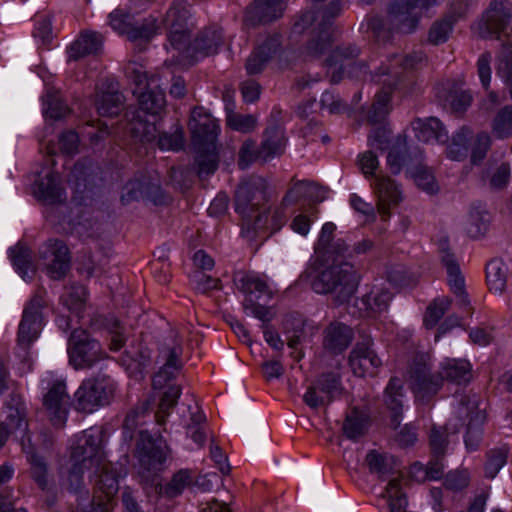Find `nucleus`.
I'll return each instance as SVG.
<instances>
[{
  "label": "nucleus",
  "mask_w": 512,
  "mask_h": 512,
  "mask_svg": "<svg viewBox=\"0 0 512 512\" xmlns=\"http://www.w3.org/2000/svg\"><path fill=\"white\" fill-rule=\"evenodd\" d=\"M3 395H5L6 400L2 408V414H5V421L2 422V438L4 435L8 437L14 433H20L21 436H24L27 429L26 408L21 395L16 392L15 382L7 380V373L2 367Z\"/></svg>",
  "instance_id": "39448f33"
},
{
  "label": "nucleus",
  "mask_w": 512,
  "mask_h": 512,
  "mask_svg": "<svg viewBox=\"0 0 512 512\" xmlns=\"http://www.w3.org/2000/svg\"><path fill=\"white\" fill-rule=\"evenodd\" d=\"M190 409V422L186 426L187 435L198 445L202 446L206 439V417L200 409L195 406Z\"/></svg>",
  "instance_id": "3c124183"
},
{
  "label": "nucleus",
  "mask_w": 512,
  "mask_h": 512,
  "mask_svg": "<svg viewBox=\"0 0 512 512\" xmlns=\"http://www.w3.org/2000/svg\"><path fill=\"white\" fill-rule=\"evenodd\" d=\"M459 416L468 418L465 434V446L469 451L477 450L482 440V425L485 421V413L479 409L475 396L462 395L458 406Z\"/></svg>",
  "instance_id": "4468645a"
},
{
  "label": "nucleus",
  "mask_w": 512,
  "mask_h": 512,
  "mask_svg": "<svg viewBox=\"0 0 512 512\" xmlns=\"http://www.w3.org/2000/svg\"><path fill=\"white\" fill-rule=\"evenodd\" d=\"M194 476L193 472L189 469H180L173 474L171 480L161 487L160 492L168 498H174L183 493L185 488L191 485Z\"/></svg>",
  "instance_id": "8fccbe9b"
},
{
  "label": "nucleus",
  "mask_w": 512,
  "mask_h": 512,
  "mask_svg": "<svg viewBox=\"0 0 512 512\" xmlns=\"http://www.w3.org/2000/svg\"><path fill=\"white\" fill-rule=\"evenodd\" d=\"M180 395L181 387L179 385L168 386L161 397L159 410L156 414L158 424L162 425L165 423V417L169 414V410L177 404Z\"/></svg>",
  "instance_id": "bf43d9fd"
},
{
  "label": "nucleus",
  "mask_w": 512,
  "mask_h": 512,
  "mask_svg": "<svg viewBox=\"0 0 512 512\" xmlns=\"http://www.w3.org/2000/svg\"><path fill=\"white\" fill-rule=\"evenodd\" d=\"M146 410V404L143 403L129 410L127 413L123 422V438L126 442H130L134 438V432L140 424V420L143 418Z\"/></svg>",
  "instance_id": "e2e57ef3"
},
{
  "label": "nucleus",
  "mask_w": 512,
  "mask_h": 512,
  "mask_svg": "<svg viewBox=\"0 0 512 512\" xmlns=\"http://www.w3.org/2000/svg\"><path fill=\"white\" fill-rule=\"evenodd\" d=\"M315 383L319 391L328 396L330 402L342 391L340 376L333 372L322 374Z\"/></svg>",
  "instance_id": "680f3d73"
},
{
  "label": "nucleus",
  "mask_w": 512,
  "mask_h": 512,
  "mask_svg": "<svg viewBox=\"0 0 512 512\" xmlns=\"http://www.w3.org/2000/svg\"><path fill=\"white\" fill-rule=\"evenodd\" d=\"M86 299L85 287L80 284H73L68 287L61 296L62 303L69 310H77L81 307Z\"/></svg>",
  "instance_id": "338daca9"
},
{
  "label": "nucleus",
  "mask_w": 512,
  "mask_h": 512,
  "mask_svg": "<svg viewBox=\"0 0 512 512\" xmlns=\"http://www.w3.org/2000/svg\"><path fill=\"white\" fill-rule=\"evenodd\" d=\"M365 462L371 473L379 476L394 473L398 471L399 461L392 455L380 453L377 450L370 451L365 458Z\"/></svg>",
  "instance_id": "a19ab883"
},
{
  "label": "nucleus",
  "mask_w": 512,
  "mask_h": 512,
  "mask_svg": "<svg viewBox=\"0 0 512 512\" xmlns=\"http://www.w3.org/2000/svg\"><path fill=\"white\" fill-rule=\"evenodd\" d=\"M40 258L52 279H61L70 268L69 250L61 240H48L40 249Z\"/></svg>",
  "instance_id": "2eb2a0df"
},
{
  "label": "nucleus",
  "mask_w": 512,
  "mask_h": 512,
  "mask_svg": "<svg viewBox=\"0 0 512 512\" xmlns=\"http://www.w3.org/2000/svg\"><path fill=\"white\" fill-rule=\"evenodd\" d=\"M441 384L444 380L455 384H466L472 379L471 364L464 359H446L440 367Z\"/></svg>",
  "instance_id": "2f4dec72"
},
{
  "label": "nucleus",
  "mask_w": 512,
  "mask_h": 512,
  "mask_svg": "<svg viewBox=\"0 0 512 512\" xmlns=\"http://www.w3.org/2000/svg\"><path fill=\"white\" fill-rule=\"evenodd\" d=\"M180 348L174 347L169 351L164 366L153 377V387L162 389L168 381L174 378L176 372L180 369L178 360Z\"/></svg>",
  "instance_id": "de8ad7c7"
},
{
  "label": "nucleus",
  "mask_w": 512,
  "mask_h": 512,
  "mask_svg": "<svg viewBox=\"0 0 512 512\" xmlns=\"http://www.w3.org/2000/svg\"><path fill=\"white\" fill-rule=\"evenodd\" d=\"M286 0H254L244 14L243 23L247 27H256L271 23L282 17Z\"/></svg>",
  "instance_id": "f3484780"
},
{
  "label": "nucleus",
  "mask_w": 512,
  "mask_h": 512,
  "mask_svg": "<svg viewBox=\"0 0 512 512\" xmlns=\"http://www.w3.org/2000/svg\"><path fill=\"white\" fill-rule=\"evenodd\" d=\"M9 257L18 274L24 280H31L36 272L32 262L31 251L25 245L18 243L9 252Z\"/></svg>",
  "instance_id": "58836bf2"
},
{
  "label": "nucleus",
  "mask_w": 512,
  "mask_h": 512,
  "mask_svg": "<svg viewBox=\"0 0 512 512\" xmlns=\"http://www.w3.org/2000/svg\"><path fill=\"white\" fill-rule=\"evenodd\" d=\"M44 113L51 119H61L69 113V108L57 92L48 91L44 98Z\"/></svg>",
  "instance_id": "052dcab7"
},
{
  "label": "nucleus",
  "mask_w": 512,
  "mask_h": 512,
  "mask_svg": "<svg viewBox=\"0 0 512 512\" xmlns=\"http://www.w3.org/2000/svg\"><path fill=\"white\" fill-rule=\"evenodd\" d=\"M47 307L46 292L38 290L26 304L17 335L19 357L28 368L31 366L29 348L39 337L44 326V309Z\"/></svg>",
  "instance_id": "20e7f679"
},
{
  "label": "nucleus",
  "mask_w": 512,
  "mask_h": 512,
  "mask_svg": "<svg viewBox=\"0 0 512 512\" xmlns=\"http://www.w3.org/2000/svg\"><path fill=\"white\" fill-rule=\"evenodd\" d=\"M507 460V451L504 449H494L487 453V461L485 463V476L493 479L500 469L505 465Z\"/></svg>",
  "instance_id": "774afa93"
},
{
  "label": "nucleus",
  "mask_w": 512,
  "mask_h": 512,
  "mask_svg": "<svg viewBox=\"0 0 512 512\" xmlns=\"http://www.w3.org/2000/svg\"><path fill=\"white\" fill-rule=\"evenodd\" d=\"M392 69L381 67L374 74H370L371 80L381 83L388 87H399L401 84L400 68L403 71H412L421 68L426 64V56L422 51H413L411 53L394 56L392 59Z\"/></svg>",
  "instance_id": "ddd939ff"
},
{
  "label": "nucleus",
  "mask_w": 512,
  "mask_h": 512,
  "mask_svg": "<svg viewBox=\"0 0 512 512\" xmlns=\"http://www.w3.org/2000/svg\"><path fill=\"white\" fill-rule=\"evenodd\" d=\"M286 139L284 130L278 125H272L263 133V140L259 147V158L268 160L284 152Z\"/></svg>",
  "instance_id": "72a5a7b5"
},
{
  "label": "nucleus",
  "mask_w": 512,
  "mask_h": 512,
  "mask_svg": "<svg viewBox=\"0 0 512 512\" xmlns=\"http://www.w3.org/2000/svg\"><path fill=\"white\" fill-rule=\"evenodd\" d=\"M336 226L332 222L323 225L315 244V252L326 262L319 271L305 272L311 289L320 295H329L336 306L348 303L358 290L361 274L356 266L346 259L351 256L350 246L342 238L334 239Z\"/></svg>",
  "instance_id": "f257e3e1"
},
{
  "label": "nucleus",
  "mask_w": 512,
  "mask_h": 512,
  "mask_svg": "<svg viewBox=\"0 0 512 512\" xmlns=\"http://www.w3.org/2000/svg\"><path fill=\"white\" fill-rule=\"evenodd\" d=\"M69 363L74 369H88L104 358L100 343L81 329L72 331L68 343Z\"/></svg>",
  "instance_id": "0eeeda50"
},
{
  "label": "nucleus",
  "mask_w": 512,
  "mask_h": 512,
  "mask_svg": "<svg viewBox=\"0 0 512 512\" xmlns=\"http://www.w3.org/2000/svg\"><path fill=\"white\" fill-rule=\"evenodd\" d=\"M349 365L358 377L374 376L382 365L370 340L357 343L349 355Z\"/></svg>",
  "instance_id": "6ab92c4d"
},
{
  "label": "nucleus",
  "mask_w": 512,
  "mask_h": 512,
  "mask_svg": "<svg viewBox=\"0 0 512 512\" xmlns=\"http://www.w3.org/2000/svg\"><path fill=\"white\" fill-rule=\"evenodd\" d=\"M227 125L242 133L252 132L257 125V118L251 114L230 113L227 116Z\"/></svg>",
  "instance_id": "69168bd1"
},
{
  "label": "nucleus",
  "mask_w": 512,
  "mask_h": 512,
  "mask_svg": "<svg viewBox=\"0 0 512 512\" xmlns=\"http://www.w3.org/2000/svg\"><path fill=\"white\" fill-rule=\"evenodd\" d=\"M70 407L71 397L67 392L65 381L52 382L43 395V408L51 424L58 428L63 427Z\"/></svg>",
  "instance_id": "9d476101"
},
{
  "label": "nucleus",
  "mask_w": 512,
  "mask_h": 512,
  "mask_svg": "<svg viewBox=\"0 0 512 512\" xmlns=\"http://www.w3.org/2000/svg\"><path fill=\"white\" fill-rule=\"evenodd\" d=\"M189 18L190 12L184 0H174L165 14L163 24L168 30V40L176 50L186 48L189 41Z\"/></svg>",
  "instance_id": "1a4fd4ad"
},
{
  "label": "nucleus",
  "mask_w": 512,
  "mask_h": 512,
  "mask_svg": "<svg viewBox=\"0 0 512 512\" xmlns=\"http://www.w3.org/2000/svg\"><path fill=\"white\" fill-rule=\"evenodd\" d=\"M78 449V441L76 445L72 447L71 458H70V466L67 469L66 476L64 477L63 473H61L62 485L65 486L70 492L79 493L82 495H87V492L83 490V475L86 469H91V465L89 462L84 461L83 456L76 457L75 452Z\"/></svg>",
  "instance_id": "b1692460"
},
{
  "label": "nucleus",
  "mask_w": 512,
  "mask_h": 512,
  "mask_svg": "<svg viewBox=\"0 0 512 512\" xmlns=\"http://www.w3.org/2000/svg\"><path fill=\"white\" fill-rule=\"evenodd\" d=\"M407 172L414 179L416 185L423 191L430 194L438 191V185L433 173L420 162L415 167H409Z\"/></svg>",
  "instance_id": "4d7b16f0"
},
{
  "label": "nucleus",
  "mask_w": 512,
  "mask_h": 512,
  "mask_svg": "<svg viewBox=\"0 0 512 512\" xmlns=\"http://www.w3.org/2000/svg\"><path fill=\"white\" fill-rule=\"evenodd\" d=\"M437 0H393L388 6L387 18L372 16L368 28L377 42L390 41L394 33L411 34L416 31L425 10Z\"/></svg>",
  "instance_id": "f03ea898"
},
{
  "label": "nucleus",
  "mask_w": 512,
  "mask_h": 512,
  "mask_svg": "<svg viewBox=\"0 0 512 512\" xmlns=\"http://www.w3.org/2000/svg\"><path fill=\"white\" fill-rule=\"evenodd\" d=\"M136 456L140 467L148 473H157L162 469L168 455V447L161 440H156L147 430L138 432Z\"/></svg>",
  "instance_id": "9b49d317"
},
{
  "label": "nucleus",
  "mask_w": 512,
  "mask_h": 512,
  "mask_svg": "<svg viewBox=\"0 0 512 512\" xmlns=\"http://www.w3.org/2000/svg\"><path fill=\"white\" fill-rule=\"evenodd\" d=\"M367 427V416L359 410L353 409L349 414H347L342 430L348 439L357 440L365 434Z\"/></svg>",
  "instance_id": "09e8293b"
},
{
  "label": "nucleus",
  "mask_w": 512,
  "mask_h": 512,
  "mask_svg": "<svg viewBox=\"0 0 512 512\" xmlns=\"http://www.w3.org/2000/svg\"><path fill=\"white\" fill-rule=\"evenodd\" d=\"M195 167L199 178L204 179L213 174L218 168L217 147H203V149H195Z\"/></svg>",
  "instance_id": "37998d69"
},
{
  "label": "nucleus",
  "mask_w": 512,
  "mask_h": 512,
  "mask_svg": "<svg viewBox=\"0 0 512 512\" xmlns=\"http://www.w3.org/2000/svg\"><path fill=\"white\" fill-rule=\"evenodd\" d=\"M22 446L30 464L31 478L41 490H51L54 486V481L49 474L47 462L42 456L36 454L30 446L26 447L24 443Z\"/></svg>",
  "instance_id": "c756f323"
},
{
  "label": "nucleus",
  "mask_w": 512,
  "mask_h": 512,
  "mask_svg": "<svg viewBox=\"0 0 512 512\" xmlns=\"http://www.w3.org/2000/svg\"><path fill=\"white\" fill-rule=\"evenodd\" d=\"M114 390L115 384L108 377L86 379L75 392L76 409L92 413L110 402Z\"/></svg>",
  "instance_id": "423d86ee"
},
{
  "label": "nucleus",
  "mask_w": 512,
  "mask_h": 512,
  "mask_svg": "<svg viewBox=\"0 0 512 512\" xmlns=\"http://www.w3.org/2000/svg\"><path fill=\"white\" fill-rule=\"evenodd\" d=\"M414 158L417 162L422 159V151L418 147L406 145V137L398 135L396 144L390 149L387 155V165L393 174H399L404 165Z\"/></svg>",
  "instance_id": "393cba45"
},
{
  "label": "nucleus",
  "mask_w": 512,
  "mask_h": 512,
  "mask_svg": "<svg viewBox=\"0 0 512 512\" xmlns=\"http://www.w3.org/2000/svg\"><path fill=\"white\" fill-rule=\"evenodd\" d=\"M109 25L119 34L128 35L134 22V16L123 9H115L108 15Z\"/></svg>",
  "instance_id": "0e129e2a"
},
{
  "label": "nucleus",
  "mask_w": 512,
  "mask_h": 512,
  "mask_svg": "<svg viewBox=\"0 0 512 512\" xmlns=\"http://www.w3.org/2000/svg\"><path fill=\"white\" fill-rule=\"evenodd\" d=\"M234 281L237 288L250 298L255 293H258L256 296L257 298L261 295H270L267 283L256 275L238 273L235 276Z\"/></svg>",
  "instance_id": "a18cd8bd"
},
{
  "label": "nucleus",
  "mask_w": 512,
  "mask_h": 512,
  "mask_svg": "<svg viewBox=\"0 0 512 512\" xmlns=\"http://www.w3.org/2000/svg\"><path fill=\"white\" fill-rule=\"evenodd\" d=\"M394 87L383 85V90L375 95V100L368 112V121L371 124L382 123L391 110V90Z\"/></svg>",
  "instance_id": "49530a36"
},
{
  "label": "nucleus",
  "mask_w": 512,
  "mask_h": 512,
  "mask_svg": "<svg viewBox=\"0 0 512 512\" xmlns=\"http://www.w3.org/2000/svg\"><path fill=\"white\" fill-rule=\"evenodd\" d=\"M188 127L194 149L216 146L219 124L204 108L196 107L192 110Z\"/></svg>",
  "instance_id": "f8f14e48"
},
{
  "label": "nucleus",
  "mask_w": 512,
  "mask_h": 512,
  "mask_svg": "<svg viewBox=\"0 0 512 512\" xmlns=\"http://www.w3.org/2000/svg\"><path fill=\"white\" fill-rule=\"evenodd\" d=\"M157 29V20L154 17L146 18L141 23H137L134 20L127 38L132 42L146 43L154 37L157 33Z\"/></svg>",
  "instance_id": "6e6d98bb"
},
{
  "label": "nucleus",
  "mask_w": 512,
  "mask_h": 512,
  "mask_svg": "<svg viewBox=\"0 0 512 512\" xmlns=\"http://www.w3.org/2000/svg\"><path fill=\"white\" fill-rule=\"evenodd\" d=\"M512 23V2L510 0H491L476 24V30L482 38L499 39Z\"/></svg>",
  "instance_id": "6e6552de"
},
{
  "label": "nucleus",
  "mask_w": 512,
  "mask_h": 512,
  "mask_svg": "<svg viewBox=\"0 0 512 512\" xmlns=\"http://www.w3.org/2000/svg\"><path fill=\"white\" fill-rule=\"evenodd\" d=\"M403 383L397 377H392L384 392V402L391 412V425L397 428L401 422L403 409Z\"/></svg>",
  "instance_id": "473e14b6"
},
{
  "label": "nucleus",
  "mask_w": 512,
  "mask_h": 512,
  "mask_svg": "<svg viewBox=\"0 0 512 512\" xmlns=\"http://www.w3.org/2000/svg\"><path fill=\"white\" fill-rule=\"evenodd\" d=\"M160 192V187L156 184L149 183L145 180L133 179L123 186L120 200L124 205L144 198L153 199V201L156 202V195Z\"/></svg>",
  "instance_id": "c85d7f7f"
},
{
  "label": "nucleus",
  "mask_w": 512,
  "mask_h": 512,
  "mask_svg": "<svg viewBox=\"0 0 512 512\" xmlns=\"http://www.w3.org/2000/svg\"><path fill=\"white\" fill-rule=\"evenodd\" d=\"M359 54L360 48L352 43H343L332 50L325 62L328 68L327 74L330 75L332 83L341 81L346 69L355 61Z\"/></svg>",
  "instance_id": "aec40b11"
},
{
  "label": "nucleus",
  "mask_w": 512,
  "mask_h": 512,
  "mask_svg": "<svg viewBox=\"0 0 512 512\" xmlns=\"http://www.w3.org/2000/svg\"><path fill=\"white\" fill-rule=\"evenodd\" d=\"M138 102L141 113H149L151 115L159 114L166 105L165 94L157 84L148 83L147 89L140 91Z\"/></svg>",
  "instance_id": "c9c22d12"
},
{
  "label": "nucleus",
  "mask_w": 512,
  "mask_h": 512,
  "mask_svg": "<svg viewBox=\"0 0 512 512\" xmlns=\"http://www.w3.org/2000/svg\"><path fill=\"white\" fill-rule=\"evenodd\" d=\"M102 45V36L96 32H85L75 40L68 49V58L78 60L86 55L96 53Z\"/></svg>",
  "instance_id": "e433bc0d"
},
{
  "label": "nucleus",
  "mask_w": 512,
  "mask_h": 512,
  "mask_svg": "<svg viewBox=\"0 0 512 512\" xmlns=\"http://www.w3.org/2000/svg\"><path fill=\"white\" fill-rule=\"evenodd\" d=\"M326 197V191L314 182L297 181L283 197L284 205L296 204L301 199L312 202H322Z\"/></svg>",
  "instance_id": "cd10ccee"
},
{
  "label": "nucleus",
  "mask_w": 512,
  "mask_h": 512,
  "mask_svg": "<svg viewBox=\"0 0 512 512\" xmlns=\"http://www.w3.org/2000/svg\"><path fill=\"white\" fill-rule=\"evenodd\" d=\"M36 187L35 193L44 201L56 203L65 199V193L60 184V177L56 173H48L45 177L40 179Z\"/></svg>",
  "instance_id": "4c0bfd02"
},
{
  "label": "nucleus",
  "mask_w": 512,
  "mask_h": 512,
  "mask_svg": "<svg viewBox=\"0 0 512 512\" xmlns=\"http://www.w3.org/2000/svg\"><path fill=\"white\" fill-rule=\"evenodd\" d=\"M439 251L441 262L443 263L447 270L448 284L452 292L456 295L459 306L461 308L470 309V301L465 291L464 277L461 274L459 265L454 257V254L450 252L446 240L440 241Z\"/></svg>",
  "instance_id": "a211bd4d"
},
{
  "label": "nucleus",
  "mask_w": 512,
  "mask_h": 512,
  "mask_svg": "<svg viewBox=\"0 0 512 512\" xmlns=\"http://www.w3.org/2000/svg\"><path fill=\"white\" fill-rule=\"evenodd\" d=\"M383 497L388 501L390 512H406L407 499L398 478L389 481Z\"/></svg>",
  "instance_id": "864d4df0"
},
{
  "label": "nucleus",
  "mask_w": 512,
  "mask_h": 512,
  "mask_svg": "<svg viewBox=\"0 0 512 512\" xmlns=\"http://www.w3.org/2000/svg\"><path fill=\"white\" fill-rule=\"evenodd\" d=\"M454 23L455 19L452 16L433 22L428 31V42L435 46L445 43L449 39Z\"/></svg>",
  "instance_id": "603ef678"
},
{
  "label": "nucleus",
  "mask_w": 512,
  "mask_h": 512,
  "mask_svg": "<svg viewBox=\"0 0 512 512\" xmlns=\"http://www.w3.org/2000/svg\"><path fill=\"white\" fill-rule=\"evenodd\" d=\"M412 128L419 141L430 142L435 140L439 143H445L448 140V134L437 118H417L412 122Z\"/></svg>",
  "instance_id": "7c9ffc66"
},
{
  "label": "nucleus",
  "mask_w": 512,
  "mask_h": 512,
  "mask_svg": "<svg viewBox=\"0 0 512 512\" xmlns=\"http://www.w3.org/2000/svg\"><path fill=\"white\" fill-rule=\"evenodd\" d=\"M491 128L499 139H505L512 135V105H506L496 113Z\"/></svg>",
  "instance_id": "5fc2aeb1"
},
{
  "label": "nucleus",
  "mask_w": 512,
  "mask_h": 512,
  "mask_svg": "<svg viewBox=\"0 0 512 512\" xmlns=\"http://www.w3.org/2000/svg\"><path fill=\"white\" fill-rule=\"evenodd\" d=\"M267 183L260 176H251L243 180L235 193V208L248 226L254 231L263 229L268 218L259 209L267 201Z\"/></svg>",
  "instance_id": "7ed1b4c3"
},
{
  "label": "nucleus",
  "mask_w": 512,
  "mask_h": 512,
  "mask_svg": "<svg viewBox=\"0 0 512 512\" xmlns=\"http://www.w3.org/2000/svg\"><path fill=\"white\" fill-rule=\"evenodd\" d=\"M373 187L378 198V212L386 221L390 216V208L398 205L402 200V192L399 185L387 175L375 176Z\"/></svg>",
  "instance_id": "4be33fe9"
},
{
  "label": "nucleus",
  "mask_w": 512,
  "mask_h": 512,
  "mask_svg": "<svg viewBox=\"0 0 512 512\" xmlns=\"http://www.w3.org/2000/svg\"><path fill=\"white\" fill-rule=\"evenodd\" d=\"M412 389L422 397L435 394L441 387V376L430 373V365L425 355H417L409 370Z\"/></svg>",
  "instance_id": "dca6fc26"
},
{
  "label": "nucleus",
  "mask_w": 512,
  "mask_h": 512,
  "mask_svg": "<svg viewBox=\"0 0 512 512\" xmlns=\"http://www.w3.org/2000/svg\"><path fill=\"white\" fill-rule=\"evenodd\" d=\"M353 337L351 327L341 322H332L323 332V346L328 352L337 355L349 347Z\"/></svg>",
  "instance_id": "5701e85b"
},
{
  "label": "nucleus",
  "mask_w": 512,
  "mask_h": 512,
  "mask_svg": "<svg viewBox=\"0 0 512 512\" xmlns=\"http://www.w3.org/2000/svg\"><path fill=\"white\" fill-rule=\"evenodd\" d=\"M131 136L141 143H151L157 138L158 130L154 123L144 119L143 113L136 111L129 121Z\"/></svg>",
  "instance_id": "ea45409f"
},
{
  "label": "nucleus",
  "mask_w": 512,
  "mask_h": 512,
  "mask_svg": "<svg viewBox=\"0 0 512 512\" xmlns=\"http://www.w3.org/2000/svg\"><path fill=\"white\" fill-rule=\"evenodd\" d=\"M507 265L500 259L491 260L486 266V280L491 291L502 293L507 282Z\"/></svg>",
  "instance_id": "c03bdc74"
},
{
  "label": "nucleus",
  "mask_w": 512,
  "mask_h": 512,
  "mask_svg": "<svg viewBox=\"0 0 512 512\" xmlns=\"http://www.w3.org/2000/svg\"><path fill=\"white\" fill-rule=\"evenodd\" d=\"M451 305V299L447 296L436 298L428 307L424 317L426 328H433L443 317Z\"/></svg>",
  "instance_id": "13d9d810"
},
{
  "label": "nucleus",
  "mask_w": 512,
  "mask_h": 512,
  "mask_svg": "<svg viewBox=\"0 0 512 512\" xmlns=\"http://www.w3.org/2000/svg\"><path fill=\"white\" fill-rule=\"evenodd\" d=\"M443 98L454 112L465 111L472 102V95L463 88L462 82H448Z\"/></svg>",
  "instance_id": "79ce46f5"
},
{
  "label": "nucleus",
  "mask_w": 512,
  "mask_h": 512,
  "mask_svg": "<svg viewBox=\"0 0 512 512\" xmlns=\"http://www.w3.org/2000/svg\"><path fill=\"white\" fill-rule=\"evenodd\" d=\"M393 298L391 291L383 286H373L368 293L360 299L368 316H375L387 311Z\"/></svg>",
  "instance_id": "f704fd0d"
},
{
  "label": "nucleus",
  "mask_w": 512,
  "mask_h": 512,
  "mask_svg": "<svg viewBox=\"0 0 512 512\" xmlns=\"http://www.w3.org/2000/svg\"><path fill=\"white\" fill-rule=\"evenodd\" d=\"M333 28L327 21L319 22L317 28H313L310 38L304 48L307 58L316 59L322 56L331 46L333 41Z\"/></svg>",
  "instance_id": "a878e982"
},
{
  "label": "nucleus",
  "mask_w": 512,
  "mask_h": 512,
  "mask_svg": "<svg viewBox=\"0 0 512 512\" xmlns=\"http://www.w3.org/2000/svg\"><path fill=\"white\" fill-rule=\"evenodd\" d=\"M94 104L100 116L114 117L123 108L124 96L112 84H108L106 89L102 86L97 91Z\"/></svg>",
  "instance_id": "bb28decb"
},
{
  "label": "nucleus",
  "mask_w": 512,
  "mask_h": 512,
  "mask_svg": "<svg viewBox=\"0 0 512 512\" xmlns=\"http://www.w3.org/2000/svg\"><path fill=\"white\" fill-rule=\"evenodd\" d=\"M222 43L221 29L216 26L206 27L197 34L191 44L188 42L186 48L181 51L185 52L187 57L198 59L217 53Z\"/></svg>",
  "instance_id": "412c9836"
}]
</instances>
